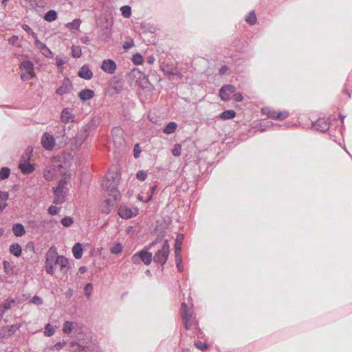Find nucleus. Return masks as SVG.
<instances>
[{
	"instance_id": "b1692460",
	"label": "nucleus",
	"mask_w": 352,
	"mask_h": 352,
	"mask_svg": "<svg viewBox=\"0 0 352 352\" xmlns=\"http://www.w3.org/2000/svg\"><path fill=\"white\" fill-rule=\"evenodd\" d=\"M140 257L141 258V261H142L145 265H148L151 263L152 261V254L145 250L140 251Z\"/></svg>"
},
{
	"instance_id": "39448f33",
	"label": "nucleus",
	"mask_w": 352,
	"mask_h": 352,
	"mask_svg": "<svg viewBox=\"0 0 352 352\" xmlns=\"http://www.w3.org/2000/svg\"><path fill=\"white\" fill-rule=\"evenodd\" d=\"M21 78L23 81L31 80L34 76V64L30 60L23 61L20 66Z\"/></svg>"
},
{
	"instance_id": "bf43d9fd",
	"label": "nucleus",
	"mask_w": 352,
	"mask_h": 352,
	"mask_svg": "<svg viewBox=\"0 0 352 352\" xmlns=\"http://www.w3.org/2000/svg\"><path fill=\"white\" fill-rule=\"evenodd\" d=\"M19 37L17 36H12L8 39V43L12 45H17Z\"/></svg>"
},
{
	"instance_id": "a878e982",
	"label": "nucleus",
	"mask_w": 352,
	"mask_h": 352,
	"mask_svg": "<svg viewBox=\"0 0 352 352\" xmlns=\"http://www.w3.org/2000/svg\"><path fill=\"white\" fill-rule=\"evenodd\" d=\"M72 253L74 254V256L76 259H80L82 256V245L80 243H76L74 247L72 248Z\"/></svg>"
},
{
	"instance_id": "a19ab883",
	"label": "nucleus",
	"mask_w": 352,
	"mask_h": 352,
	"mask_svg": "<svg viewBox=\"0 0 352 352\" xmlns=\"http://www.w3.org/2000/svg\"><path fill=\"white\" fill-rule=\"evenodd\" d=\"M184 239L183 234L177 235L175 239V250H182V244Z\"/></svg>"
},
{
	"instance_id": "7c9ffc66",
	"label": "nucleus",
	"mask_w": 352,
	"mask_h": 352,
	"mask_svg": "<svg viewBox=\"0 0 352 352\" xmlns=\"http://www.w3.org/2000/svg\"><path fill=\"white\" fill-rule=\"evenodd\" d=\"M81 23L80 19H75L72 22L67 23L65 26L71 30H78Z\"/></svg>"
},
{
	"instance_id": "c756f323",
	"label": "nucleus",
	"mask_w": 352,
	"mask_h": 352,
	"mask_svg": "<svg viewBox=\"0 0 352 352\" xmlns=\"http://www.w3.org/2000/svg\"><path fill=\"white\" fill-rule=\"evenodd\" d=\"M236 113L234 110H226L219 115V118L223 120L234 118Z\"/></svg>"
},
{
	"instance_id": "aec40b11",
	"label": "nucleus",
	"mask_w": 352,
	"mask_h": 352,
	"mask_svg": "<svg viewBox=\"0 0 352 352\" xmlns=\"http://www.w3.org/2000/svg\"><path fill=\"white\" fill-rule=\"evenodd\" d=\"M74 115L72 113V110L69 108H65L62 111L61 116H60V120L64 123H68L70 121H74Z\"/></svg>"
},
{
	"instance_id": "412c9836",
	"label": "nucleus",
	"mask_w": 352,
	"mask_h": 352,
	"mask_svg": "<svg viewBox=\"0 0 352 352\" xmlns=\"http://www.w3.org/2000/svg\"><path fill=\"white\" fill-rule=\"evenodd\" d=\"M132 76L134 78H138L140 80V84L141 86H146L148 82V78L144 74L140 72L138 69H135L132 71Z\"/></svg>"
},
{
	"instance_id": "5701e85b",
	"label": "nucleus",
	"mask_w": 352,
	"mask_h": 352,
	"mask_svg": "<svg viewBox=\"0 0 352 352\" xmlns=\"http://www.w3.org/2000/svg\"><path fill=\"white\" fill-rule=\"evenodd\" d=\"M94 96V91L89 89H84L78 93L79 98L82 100H88L93 98Z\"/></svg>"
},
{
	"instance_id": "393cba45",
	"label": "nucleus",
	"mask_w": 352,
	"mask_h": 352,
	"mask_svg": "<svg viewBox=\"0 0 352 352\" xmlns=\"http://www.w3.org/2000/svg\"><path fill=\"white\" fill-rule=\"evenodd\" d=\"M12 231L16 236H21L25 234V230L21 223H15L12 226Z\"/></svg>"
},
{
	"instance_id": "f704fd0d",
	"label": "nucleus",
	"mask_w": 352,
	"mask_h": 352,
	"mask_svg": "<svg viewBox=\"0 0 352 352\" xmlns=\"http://www.w3.org/2000/svg\"><path fill=\"white\" fill-rule=\"evenodd\" d=\"M32 152V149L30 148H28L25 152V153L21 156L19 162H29L31 157V154Z\"/></svg>"
},
{
	"instance_id": "680f3d73",
	"label": "nucleus",
	"mask_w": 352,
	"mask_h": 352,
	"mask_svg": "<svg viewBox=\"0 0 352 352\" xmlns=\"http://www.w3.org/2000/svg\"><path fill=\"white\" fill-rule=\"evenodd\" d=\"M133 46V42L132 40H131L129 41H126L123 44V47L124 49H129V48L132 47Z\"/></svg>"
},
{
	"instance_id": "a18cd8bd",
	"label": "nucleus",
	"mask_w": 352,
	"mask_h": 352,
	"mask_svg": "<svg viewBox=\"0 0 352 352\" xmlns=\"http://www.w3.org/2000/svg\"><path fill=\"white\" fill-rule=\"evenodd\" d=\"M174 156H179L182 153V146L179 144H176L172 151Z\"/></svg>"
},
{
	"instance_id": "13d9d810",
	"label": "nucleus",
	"mask_w": 352,
	"mask_h": 352,
	"mask_svg": "<svg viewBox=\"0 0 352 352\" xmlns=\"http://www.w3.org/2000/svg\"><path fill=\"white\" fill-rule=\"evenodd\" d=\"M156 186H152L151 188H150V194L148 196V197L145 199L144 202L145 203H148L149 201L151 200L152 199V197H153V195L154 193V192L156 190Z\"/></svg>"
},
{
	"instance_id": "4d7b16f0",
	"label": "nucleus",
	"mask_w": 352,
	"mask_h": 352,
	"mask_svg": "<svg viewBox=\"0 0 352 352\" xmlns=\"http://www.w3.org/2000/svg\"><path fill=\"white\" fill-rule=\"evenodd\" d=\"M9 197V194L6 191L0 190V201H6Z\"/></svg>"
},
{
	"instance_id": "20e7f679",
	"label": "nucleus",
	"mask_w": 352,
	"mask_h": 352,
	"mask_svg": "<svg viewBox=\"0 0 352 352\" xmlns=\"http://www.w3.org/2000/svg\"><path fill=\"white\" fill-rule=\"evenodd\" d=\"M170 253V245L167 240L164 242L161 249H160L154 255L153 261L155 263L160 264L164 269V265L166 263Z\"/></svg>"
},
{
	"instance_id": "052dcab7",
	"label": "nucleus",
	"mask_w": 352,
	"mask_h": 352,
	"mask_svg": "<svg viewBox=\"0 0 352 352\" xmlns=\"http://www.w3.org/2000/svg\"><path fill=\"white\" fill-rule=\"evenodd\" d=\"M243 99V97L241 94L236 93L234 95V100L236 102H241Z\"/></svg>"
},
{
	"instance_id": "e2e57ef3",
	"label": "nucleus",
	"mask_w": 352,
	"mask_h": 352,
	"mask_svg": "<svg viewBox=\"0 0 352 352\" xmlns=\"http://www.w3.org/2000/svg\"><path fill=\"white\" fill-rule=\"evenodd\" d=\"M138 148H139L138 144H136L135 146V148L133 150V153H134L133 155H134L135 158H138L140 156V150Z\"/></svg>"
},
{
	"instance_id": "8fccbe9b",
	"label": "nucleus",
	"mask_w": 352,
	"mask_h": 352,
	"mask_svg": "<svg viewBox=\"0 0 352 352\" xmlns=\"http://www.w3.org/2000/svg\"><path fill=\"white\" fill-rule=\"evenodd\" d=\"M195 346L198 349H199L202 351L206 350L208 347V344H206V343H204L202 342H200V341L197 342L195 343Z\"/></svg>"
},
{
	"instance_id": "72a5a7b5",
	"label": "nucleus",
	"mask_w": 352,
	"mask_h": 352,
	"mask_svg": "<svg viewBox=\"0 0 352 352\" xmlns=\"http://www.w3.org/2000/svg\"><path fill=\"white\" fill-rule=\"evenodd\" d=\"M120 11L124 18H129L131 15V8L129 6H122Z\"/></svg>"
},
{
	"instance_id": "f3484780",
	"label": "nucleus",
	"mask_w": 352,
	"mask_h": 352,
	"mask_svg": "<svg viewBox=\"0 0 352 352\" xmlns=\"http://www.w3.org/2000/svg\"><path fill=\"white\" fill-rule=\"evenodd\" d=\"M116 63L111 59H106L102 61L100 68L106 73L112 74L116 69Z\"/></svg>"
},
{
	"instance_id": "0e129e2a",
	"label": "nucleus",
	"mask_w": 352,
	"mask_h": 352,
	"mask_svg": "<svg viewBox=\"0 0 352 352\" xmlns=\"http://www.w3.org/2000/svg\"><path fill=\"white\" fill-rule=\"evenodd\" d=\"M22 28L23 30H25L26 32L30 34L33 32L32 29L27 24H23L22 25Z\"/></svg>"
},
{
	"instance_id": "0eeeda50",
	"label": "nucleus",
	"mask_w": 352,
	"mask_h": 352,
	"mask_svg": "<svg viewBox=\"0 0 352 352\" xmlns=\"http://www.w3.org/2000/svg\"><path fill=\"white\" fill-rule=\"evenodd\" d=\"M57 254L56 248L54 246H52L47 250L46 253V260H45V271L49 274H54V262H55V256Z\"/></svg>"
},
{
	"instance_id": "09e8293b",
	"label": "nucleus",
	"mask_w": 352,
	"mask_h": 352,
	"mask_svg": "<svg viewBox=\"0 0 352 352\" xmlns=\"http://www.w3.org/2000/svg\"><path fill=\"white\" fill-rule=\"evenodd\" d=\"M142 56L140 54L133 56V61L135 65H140L142 63Z\"/></svg>"
},
{
	"instance_id": "7ed1b4c3",
	"label": "nucleus",
	"mask_w": 352,
	"mask_h": 352,
	"mask_svg": "<svg viewBox=\"0 0 352 352\" xmlns=\"http://www.w3.org/2000/svg\"><path fill=\"white\" fill-rule=\"evenodd\" d=\"M68 181L66 177L61 179L56 188H53L54 195V203L56 204H62L66 201V197L69 192L67 188Z\"/></svg>"
},
{
	"instance_id": "69168bd1",
	"label": "nucleus",
	"mask_w": 352,
	"mask_h": 352,
	"mask_svg": "<svg viewBox=\"0 0 352 352\" xmlns=\"http://www.w3.org/2000/svg\"><path fill=\"white\" fill-rule=\"evenodd\" d=\"M276 116H278V112L275 111H270L268 113V116L271 118L276 120Z\"/></svg>"
},
{
	"instance_id": "de8ad7c7",
	"label": "nucleus",
	"mask_w": 352,
	"mask_h": 352,
	"mask_svg": "<svg viewBox=\"0 0 352 352\" xmlns=\"http://www.w3.org/2000/svg\"><path fill=\"white\" fill-rule=\"evenodd\" d=\"M30 302L32 304L36 305H41L43 304V302L41 297H39L38 296H34L31 299Z\"/></svg>"
},
{
	"instance_id": "1a4fd4ad",
	"label": "nucleus",
	"mask_w": 352,
	"mask_h": 352,
	"mask_svg": "<svg viewBox=\"0 0 352 352\" xmlns=\"http://www.w3.org/2000/svg\"><path fill=\"white\" fill-rule=\"evenodd\" d=\"M63 331L66 334H69L74 332L75 337L82 333L83 334H87L85 333L82 327L80 326L78 323L72 322L70 321H65L63 326Z\"/></svg>"
},
{
	"instance_id": "4468645a",
	"label": "nucleus",
	"mask_w": 352,
	"mask_h": 352,
	"mask_svg": "<svg viewBox=\"0 0 352 352\" xmlns=\"http://www.w3.org/2000/svg\"><path fill=\"white\" fill-rule=\"evenodd\" d=\"M236 91L234 86L232 85H223L219 90V96L223 101H228L230 98V95Z\"/></svg>"
},
{
	"instance_id": "6ab92c4d",
	"label": "nucleus",
	"mask_w": 352,
	"mask_h": 352,
	"mask_svg": "<svg viewBox=\"0 0 352 352\" xmlns=\"http://www.w3.org/2000/svg\"><path fill=\"white\" fill-rule=\"evenodd\" d=\"M78 75L82 79L90 80L93 77V72L87 65H84L78 71Z\"/></svg>"
},
{
	"instance_id": "cd10ccee",
	"label": "nucleus",
	"mask_w": 352,
	"mask_h": 352,
	"mask_svg": "<svg viewBox=\"0 0 352 352\" xmlns=\"http://www.w3.org/2000/svg\"><path fill=\"white\" fill-rule=\"evenodd\" d=\"M43 19L47 22H52L57 19V13L55 10H50L45 14Z\"/></svg>"
},
{
	"instance_id": "a211bd4d",
	"label": "nucleus",
	"mask_w": 352,
	"mask_h": 352,
	"mask_svg": "<svg viewBox=\"0 0 352 352\" xmlns=\"http://www.w3.org/2000/svg\"><path fill=\"white\" fill-rule=\"evenodd\" d=\"M36 47L39 50L41 54L47 58H52L54 54L47 47V46L40 41L39 40H36L35 42Z\"/></svg>"
},
{
	"instance_id": "79ce46f5",
	"label": "nucleus",
	"mask_w": 352,
	"mask_h": 352,
	"mask_svg": "<svg viewBox=\"0 0 352 352\" xmlns=\"http://www.w3.org/2000/svg\"><path fill=\"white\" fill-rule=\"evenodd\" d=\"M74 223L73 219L71 217H65L61 220V223L64 227H69Z\"/></svg>"
},
{
	"instance_id": "3c124183",
	"label": "nucleus",
	"mask_w": 352,
	"mask_h": 352,
	"mask_svg": "<svg viewBox=\"0 0 352 352\" xmlns=\"http://www.w3.org/2000/svg\"><path fill=\"white\" fill-rule=\"evenodd\" d=\"M289 116V112L287 111L278 112V116H276V120H284Z\"/></svg>"
},
{
	"instance_id": "423d86ee",
	"label": "nucleus",
	"mask_w": 352,
	"mask_h": 352,
	"mask_svg": "<svg viewBox=\"0 0 352 352\" xmlns=\"http://www.w3.org/2000/svg\"><path fill=\"white\" fill-rule=\"evenodd\" d=\"M63 166L60 164H52L44 169L43 175L45 179L47 182L55 180L61 175Z\"/></svg>"
},
{
	"instance_id": "864d4df0",
	"label": "nucleus",
	"mask_w": 352,
	"mask_h": 352,
	"mask_svg": "<svg viewBox=\"0 0 352 352\" xmlns=\"http://www.w3.org/2000/svg\"><path fill=\"white\" fill-rule=\"evenodd\" d=\"M182 250H175V262L176 263H182Z\"/></svg>"
},
{
	"instance_id": "ddd939ff",
	"label": "nucleus",
	"mask_w": 352,
	"mask_h": 352,
	"mask_svg": "<svg viewBox=\"0 0 352 352\" xmlns=\"http://www.w3.org/2000/svg\"><path fill=\"white\" fill-rule=\"evenodd\" d=\"M73 89V85L69 78H65L62 85L56 89V94L59 96L69 94Z\"/></svg>"
},
{
	"instance_id": "2eb2a0df",
	"label": "nucleus",
	"mask_w": 352,
	"mask_h": 352,
	"mask_svg": "<svg viewBox=\"0 0 352 352\" xmlns=\"http://www.w3.org/2000/svg\"><path fill=\"white\" fill-rule=\"evenodd\" d=\"M330 124L324 118H319L316 122H312V128L318 131L325 132L329 128Z\"/></svg>"
},
{
	"instance_id": "6e6552de",
	"label": "nucleus",
	"mask_w": 352,
	"mask_h": 352,
	"mask_svg": "<svg viewBox=\"0 0 352 352\" xmlns=\"http://www.w3.org/2000/svg\"><path fill=\"white\" fill-rule=\"evenodd\" d=\"M182 307L183 309L182 318L184 327L186 329H190L195 324L192 318V311L185 302L182 304Z\"/></svg>"
},
{
	"instance_id": "bb28decb",
	"label": "nucleus",
	"mask_w": 352,
	"mask_h": 352,
	"mask_svg": "<svg viewBox=\"0 0 352 352\" xmlns=\"http://www.w3.org/2000/svg\"><path fill=\"white\" fill-rule=\"evenodd\" d=\"M10 252L14 256L19 257L22 252L21 247L18 243H13L10 246Z\"/></svg>"
},
{
	"instance_id": "603ef678",
	"label": "nucleus",
	"mask_w": 352,
	"mask_h": 352,
	"mask_svg": "<svg viewBox=\"0 0 352 352\" xmlns=\"http://www.w3.org/2000/svg\"><path fill=\"white\" fill-rule=\"evenodd\" d=\"M131 261L134 264H139L141 262V258L140 257V252L134 254L131 257Z\"/></svg>"
},
{
	"instance_id": "58836bf2",
	"label": "nucleus",
	"mask_w": 352,
	"mask_h": 352,
	"mask_svg": "<svg viewBox=\"0 0 352 352\" xmlns=\"http://www.w3.org/2000/svg\"><path fill=\"white\" fill-rule=\"evenodd\" d=\"M72 54L73 57L79 58L82 55V50L80 47L73 45L72 47Z\"/></svg>"
},
{
	"instance_id": "5fc2aeb1",
	"label": "nucleus",
	"mask_w": 352,
	"mask_h": 352,
	"mask_svg": "<svg viewBox=\"0 0 352 352\" xmlns=\"http://www.w3.org/2000/svg\"><path fill=\"white\" fill-rule=\"evenodd\" d=\"M55 60H56V64L58 67H61L66 63V60L60 56H57L56 57Z\"/></svg>"
},
{
	"instance_id": "4c0bfd02",
	"label": "nucleus",
	"mask_w": 352,
	"mask_h": 352,
	"mask_svg": "<svg viewBox=\"0 0 352 352\" xmlns=\"http://www.w3.org/2000/svg\"><path fill=\"white\" fill-rule=\"evenodd\" d=\"M10 174V170L8 167H3L0 170V178L1 179H6L9 177Z\"/></svg>"
},
{
	"instance_id": "6e6d98bb",
	"label": "nucleus",
	"mask_w": 352,
	"mask_h": 352,
	"mask_svg": "<svg viewBox=\"0 0 352 352\" xmlns=\"http://www.w3.org/2000/svg\"><path fill=\"white\" fill-rule=\"evenodd\" d=\"M19 324L11 325L8 327V331L10 335L13 334L17 329L20 328Z\"/></svg>"
},
{
	"instance_id": "f03ea898",
	"label": "nucleus",
	"mask_w": 352,
	"mask_h": 352,
	"mask_svg": "<svg viewBox=\"0 0 352 352\" xmlns=\"http://www.w3.org/2000/svg\"><path fill=\"white\" fill-rule=\"evenodd\" d=\"M120 181V176L117 173H109L106 176L102 186L103 188L112 196L115 200L120 197V192L117 189Z\"/></svg>"
},
{
	"instance_id": "f257e3e1",
	"label": "nucleus",
	"mask_w": 352,
	"mask_h": 352,
	"mask_svg": "<svg viewBox=\"0 0 352 352\" xmlns=\"http://www.w3.org/2000/svg\"><path fill=\"white\" fill-rule=\"evenodd\" d=\"M76 342L75 344L78 345L76 352H98V347L92 343L91 336L90 333L83 334L79 333L76 336Z\"/></svg>"
},
{
	"instance_id": "4be33fe9",
	"label": "nucleus",
	"mask_w": 352,
	"mask_h": 352,
	"mask_svg": "<svg viewBox=\"0 0 352 352\" xmlns=\"http://www.w3.org/2000/svg\"><path fill=\"white\" fill-rule=\"evenodd\" d=\"M19 168L21 170V173L25 175L30 174L34 170L33 164L30 162H19Z\"/></svg>"
},
{
	"instance_id": "9d476101",
	"label": "nucleus",
	"mask_w": 352,
	"mask_h": 352,
	"mask_svg": "<svg viewBox=\"0 0 352 352\" xmlns=\"http://www.w3.org/2000/svg\"><path fill=\"white\" fill-rule=\"evenodd\" d=\"M55 258L54 272L57 267H58L61 273L67 274L70 268L69 260L64 256H59L58 254L55 256Z\"/></svg>"
},
{
	"instance_id": "c03bdc74",
	"label": "nucleus",
	"mask_w": 352,
	"mask_h": 352,
	"mask_svg": "<svg viewBox=\"0 0 352 352\" xmlns=\"http://www.w3.org/2000/svg\"><path fill=\"white\" fill-rule=\"evenodd\" d=\"M148 173L144 170H139L136 174V177L140 181H144L147 177Z\"/></svg>"
},
{
	"instance_id": "338daca9",
	"label": "nucleus",
	"mask_w": 352,
	"mask_h": 352,
	"mask_svg": "<svg viewBox=\"0 0 352 352\" xmlns=\"http://www.w3.org/2000/svg\"><path fill=\"white\" fill-rule=\"evenodd\" d=\"M228 70V67L226 65L222 66L219 69V74L221 75L225 74L226 71Z\"/></svg>"
},
{
	"instance_id": "473e14b6",
	"label": "nucleus",
	"mask_w": 352,
	"mask_h": 352,
	"mask_svg": "<svg viewBox=\"0 0 352 352\" xmlns=\"http://www.w3.org/2000/svg\"><path fill=\"white\" fill-rule=\"evenodd\" d=\"M15 302L14 300L8 298L3 304L0 305L4 312L6 313L8 309L11 308V305Z\"/></svg>"
},
{
	"instance_id": "37998d69",
	"label": "nucleus",
	"mask_w": 352,
	"mask_h": 352,
	"mask_svg": "<svg viewBox=\"0 0 352 352\" xmlns=\"http://www.w3.org/2000/svg\"><path fill=\"white\" fill-rule=\"evenodd\" d=\"M93 289V285L91 283H88L85 285L84 290H85V295L86 297L89 299L92 293Z\"/></svg>"
},
{
	"instance_id": "ea45409f",
	"label": "nucleus",
	"mask_w": 352,
	"mask_h": 352,
	"mask_svg": "<svg viewBox=\"0 0 352 352\" xmlns=\"http://www.w3.org/2000/svg\"><path fill=\"white\" fill-rule=\"evenodd\" d=\"M55 333V329L50 324H47L46 326H45V336H52Z\"/></svg>"
},
{
	"instance_id": "f8f14e48",
	"label": "nucleus",
	"mask_w": 352,
	"mask_h": 352,
	"mask_svg": "<svg viewBox=\"0 0 352 352\" xmlns=\"http://www.w3.org/2000/svg\"><path fill=\"white\" fill-rule=\"evenodd\" d=\"M55 139L53 135L45 132L41 138V144L47 151H52L55 146Z\"/></svg>"
},
{
	"instance_id": "dca6fc26",
	"label": "nucleus",
	"mask_w": 352,
	"mask_h": 352,
	"mask_svg": "<svg viewBox=\"0 0 352 352\" xmlns=\"http://www.w3.org/2000/svg\"><path fill=\"white\" fill-rule=\"evenodd\" d=\"M138 212V210L134 209L132 210L125 206H120L118 210V214L119 216L125 219H130L133 217L136 216Z\"/></svg>"
},
{
	"instance_id": "774afa93",
	"label": "nucleus",
	"mask_w": 352,
	"mask_h": 352,
	"mask_svg": "<svg viewBox=\"0 0 352 352\" xmlns=\"http://www.w3.org/2000/svg\"><path fill=\"white\" fill-rule=\"evenodd\" d=\"M8 204L6 201H0V212H1L6 207Z\"/></svg>"
},
{
	"instance_id": "c9c22d12",
	"label": "nucleus",
	"mask_w": 352,
	"mask_h": 352,
	"mask_svg": "<svg viewBox=\"0 0 352 352\" xmlns=\"http://www.w3.org/2000/svg\"><path fill=\"white\" fill-rule=\"evenodd\" d=\"M123 247L120 243H115L110 249V252L112 254H118L122 252Z\"/></svg>"
},
{
	"instance_id": "49530a36",
	"label": "nucleus",
	"mask_w": 352,
	"mask_h": 352,
	"mask_svg": "<svg viewBox=\"0 0 352 352\" xmlns=\"http://www.w3.org/2000/svg\"><path fill=\"white\" fill-rule=\"evenodd\" d=\"M60 208H58V207L55 206H50L48 208V212L51 215L57 214L60 212Z\"/></svg>"
},
{
	"instance_id": "e433bc0d",
	"label": "nucleus",
	"mask_w": 352,
	"mask_h": 352,
	"mask_svg": "<svg viewBox=\"0 0 352 352\" xmlns=\"http://www.w3.org/2000/svg\"><path fill=\"white\" fill-rule=\"evenodd\" d=\"M3 268L6 274L11 275L13 274V267L9 261H3Z\"/></svg>"
},
{
	"instance_id": "9b49d317",
	"label": "nucleus",
	"mask_w": 352,
	"mask_h": 352,
	"mask_svg": "<svg viewBox=\"0 0 352 352\" xmlns=\"http://www.w3.org/2000/svg\"><path fill=\"white\" fill-rule=\"evenodd\" d=\"M90 130V126L86 124L83 126L81 129L77 133L75 136V144L78 146H80L84 141L87 139L89 135Z\"/></svg>"
},
{
	"instance_id": "c85d7f7f",
	"label": "nucleus",
	"mask_w": 352,
	"mask_h": 352,
	"mask_svg": "<svg viewBox=\"0 0 352 352\" xmlns=\"http://www.w3.org/2000/svg\"><path fill=\"white\" fill-rule=\"evenodd\" d=\"M177 126V124L176 122H170L164 127L163 131L166 134L173 133L175 131Z\"/></svg>"
},
{
	"instance_id": "2f4dec72",
	"label": "nucleus",
	"mask_w": 352,
	"mask_h": 352,
	"mask_svg": "<svg viewBox=\"0 0 352 352\" xmlns=\"http://www.w3.org/2000/svg\"><path fill=\"white\" fill-rule=\"evenodd\" d=\"M256 16L255 14L254 11H251L248 16L245 18V21L249 23L250 25H255L256 23Z\"/></svg>"
}]
</instances>
